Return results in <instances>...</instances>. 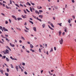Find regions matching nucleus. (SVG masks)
Returning a JSON list of instances; mask_svg holds the SVG:
<instances>
[{
	"instance_id": "6",
	"label": "nucleus",
	"mask_w": 76,
	"mask_h": 76,
	"mask_svg": "<svg viewBox=\"0 0 76 76\" xmlns=\"http://www.w3.org/2000/svg\"><path fill=\"white\" fill-rule=\"evenodd\" d=\"M58 33H59V36H60V35H61V30L59 31H58Z\"/></svg>"
},
{
	"instance_id": "5",
	"label": "nucleus",
	"mask_w": 76,
	"mask_h": 76,
	"mask_svg": "<svg viewBox=\"0 0 76 76\" xmlns=\"http://www.w3.org/2000/svg\"><path fill=\"white\" fill-rule=\"evenodd\" d=\"M10 45L12 47H15V45H12L11 43H10Z\"/></svg>"
},
{
	"instance_id": "52",
	"label": "nucleus",
	"mask_w": 76,
	"mask_h": 76,
	"mask_svg": "<svg viewBox=\"0 0 76 76\" xmlns=\"http://www.w3.org/2000/svg\"><path fill=\"white\" fill-rule=\"evenodd\" d=\"M26 11H27V12H28L29 13L30 12L29 10H28V9H26Z\"/></svg>"
},
{
	"instance_id": "61",
	"label": "nucleus",
	"mask_w": 76,
	"mask_h": 76,
	"mask_svg": "<svg viewBox=\"0 0 76 76\" xmlns=\"http://www.w3.org/2000/svg\"><path fill=\"white\" fill-rule=\"evenodd\" d=\"M42 9V7H39V8H38V9Z\"/></svg>"
},
{
	"instance_id": "29",
	"label": "nucleus",
	"mask_w": 76,
	"mask_h": 76,
	"mask_svg": "<svg viewBox=\"0 0 76 76\" xmlns=\"http://www.w3.org/2000/svg\"><path fill=\"white\" fill-rule=\"evenodd\" d=\"M16 28L17 29H18V31H21V29H20V28Z\"/></svg>"
},
{
	"instance_id": "55",
	"label": "nucleus",
	"mask_w": 76,
	"mask_h": 76,
	"mask_svg": "<svg viewBox=\"0 0 76 76\" xmlns=\"http://www.w3.org/2000/svg\"><path fill=\"white\" fill-rule=\"evenodd\" d=\"M33 17L34 18V19H36V16H33Z\"/></svg>"
},
{
	"instance_id": "41",
	"label": "nucleus",
	"mask_w": 76,
	"mask_h": 76,
	"mask_svg": "<svg viewBox=\"0 0 76 76\" xmlns=\"http://www.w3.org/2000/svg\"><path fill=\"white\" fill-rule=\"evenodd\" d=\"M24 74H25V75H28V73H27L26 71H25L24 72Z\"/></svg>"
},
{
	"instance_id": "26",
	"label": "nucleus",
	"mask_w": 76,
	"mask_h": 76,
	"mask_svg": "<svg viewBox=\"0 0 76 76\" xmlns=\"http://www.w3.org/2000/svg\"><path fill=\"white\" fill-rule=\"evenodd\" d=\"M21 39H23V40H25V38H24V37H23L22 36H21Z\"/></svg>"
},
{
	"instance_id": "15",
	"label": "nucleus",
	"mask_w": 76,
	"mask_h": 76,
	"mask_svg": "<svg viewBox=\"0 0 76 76\" xmlns=\"http://www.w3.org/2000/svg\"><path fill=\"white\" fill-rule=\"evenodd\" d=\"M35 13H36L37 14V13L38 14V15H39V12H38V11L36 10L35 11Z\"/></svg>"
},
{
	"instance_id": "46",
	"label": "nucleus",
	"mask_w": 76,
	"mask_h": 76,
	"mask_svg": "<svg viewBox=\"0 0 76 76\" xmlns=\"http://www.w3.org/2000/svg\"><path fill=\"white\" fill-rule=\"evenodd\" d=\"M1 15H3V16H5V14L3 13H1Z\"/></svg>"
},
{
	"instance_id": "19",
	"label": "nucleus",
	"mask_w": 76,
	"mask_h": 76,
	"mask_svg": "<svg viewBox=\"0 0 76 76\" xmlns=\"http://www.w3.org/2000/svg\"><path fill=\"white\" fill-rule=\"evenodd\" d=\"M30 10L31 12H32V8H31V7H30Z\"/></svg>"
},
{
	"instance_id": "10",
	"label": "nucleus",
	"mask_w": 76,
	"mask_h": 76,
	"mask_svg": "<svg viewBox=\"0 0 76 76\" xmlns=\"http://www.w3.org/2000/svg\"><path fill=\"white\" fill-rule=\"evenodd\" d=\"M48 26L49 28H50V29H51L52 30H54V29L52 28H51V27L49 25H48Z\"/></svg>"
},
{
	"instance_id": "62",
	"label": "nucleus",
	"mask_w": 76,
	"mask_h": 76,
	"mask_svg": "<svg viewBox=\"0 0 76 76\" xmlns=\"http://www.w3.org/2000/svg\"><path fill=\"white\" fill-rule=\"evenodd\" d=\"M18 66L19 68H20V69H21L22 68H21V67H20V66L19 65H18Z\"/></svg>"
},
{
	"instance_id": "14",
	"label": "nucleus",
	"mask_w": 76,
	"mask_h": 76,
	"mask_svg": "<svg viewBox=\"0 0 76 76\" xmlns=\"http://www.w3.org/2000/svg\"><path fill=\"white\" fill-rule=\"evenodd\" d=\"M15 68L17 70V72H18V66H16V67H15Z\"/></svg>"
},
{
	"instance_id": "37",
	"label": "nucleus",
	"mask_w": 76,
	"mask_h": 76,
	"mask_svg": "<svg viewBox=\"0 0 76 76\" xmlns=\"http://www.w3.org/2000/svg\"><path fill=\"white\" fill-rule=\"evenodd\" d=\"M10 4H12V0H10Z\"/></svg>"
},
{
	"instance_id": "16",
	"label": "nucleus",
	"mask_w": 76,
	"mask_h": 76,
	"mask_svg": "<svg viewBox=\"0 0 76 76\" xmlns=\"http://www.w3.org/2000/svg\"><path fill=\"white\" fill-rule=\"evenodd\" d=\"M29 21L31 23V24H32V25H33V24H34V22H33L29 20Z\"/></svg>"
},
{
	"instance_id": "24",
	"label": "nucleus",
	"mask_w": 76,
	"mask_h": 76,
	"mask_svg": "<svg viewBox=\"0 0 76 76\" xmlns=\"http://www.w3.org/2000/svg\"><path fill=\"white\" fill-rule=\"evenodd\" d=\"M22 16L23 18L24 19H25V18H26V17H25V16H23V15H22Z\"/></svg>"
},
{
	"instance_id": "27",
	"label": "nucleus",
	"mask_w": 76,
	"mask_h": 76,
	"mask_svg": "<svg viewBox=\"0 0 76 76\" xmlns=\"http://www.w3.org/2000/svg\"><path fill=\"white\" fill-rule=\"evenodd\" d=\"M15 6H17V7H19V5L18 4H15Z\"/></svg>"
},
{
	"instance_id": "39",
	"label": "nucleus",
	"mask_w": 76,
	"mask_h": 76,
	"mask_svg": "<svg viewBox=\"0 0 76 76\" xmlns=\"http://www.w3.org/2000/svg\"><path fill=\"white\" fill-rule=\"evenodd\" d=\"M24 31H25V32H28V31L26 30V29H24Z\"/></svg>"
},
{
	"instance_id": "25",
	"label": "nucleus",
	"mask_w": 76,
	"mask_h": 76,
	"mask_svg": "<svg viewBox=\"0 0 76 76\" xmlns=\"http://www.w3.org/2000/svg\"><path fill=\"white\" fill-rule=\"evenodd\" d=\"M5 75H6V76H9V74H8V73H6L5 72Z\"/></svg>"
},
{
	"instance_id": "33",
	"label": "nucleus",
	"mask_w": 76,
	"mask_h": 76,
	"mask_svg": "<svg viewBox=\"0 0 76 76\" xmlns=\"http://www.w3.org/2000/svg\"><path fill=\"white\" fill-rule=\"evenodd\" d=\"M5 7L7 8V9H9V7H7V5H6L5 6Z\"/></svg>"
},
{
	"instance_id": "56",
	"label": "nucleus",
	"mask_w": 76,
	"mask_h": 76,
	"mask_svg": "<svg viewBox=\"0 0 76 76\" xmlns=\"http://www.w3.org/2000/svg\"><path fill=\"white\" fill-rule=\"evenodd\" d=\"M30 20H33V19L31 18H30Z\"/></svg>"
},
{
	"instance_id": "63",
	"label": "nucleus",
	"mask_w": 76,
	"mask_h": 76,
	"mask_svg": "<svg viewBox=\"0 0 76 76\" xmlns=\"http://www.w3.org/2000/svg\"><path fill=\"white\" fill-rule=\"evenodd\" d=\"M6 56H3V58H6Z\"/></svg>"
},
{
	"instance_id": "57",
	"label": "nucleus",
	"mask_w": 76,
	"mask_h": 76,
	"mask_svg": "<svg viewBox=\"0 0 76 76\" xmlns=\"http://www.w3.org/2000/svg\"><path fill=\"white\" fill-rule=\"evenodd\" d=\"M64 29H64L65 30H67L68 29V28H67L66 27H65Z\"/></svg>"
},
{
	"instance_id": "17",
	"label": "nucleus",
	"mask_w": 76,
	"mask_h": 76,
	"mask_svg": "<svg viewBox=\"0 0 76 76\" xmlns=\"http://www.w3.org/2000/svg\"><path fill=\"white\" fill-rule=\"evenodd\" d=\"M50 25H51L52 27L53 28L54 27V25H53V23H50Z\"/></svg>"
},
{
	"instance_id": "23",
	"label": "nucleus",
	"mask_w": 76,
	"mask_h": 76,
	"mask_svg": "<svg viewBox=\"0 0 76 76\" xmlns=\"http://www.w3.org/2000/svg\"><path fill=\"white\" fill-rule=\"evenodd\" d=\"M53 48H51L50 51V53H51V52H53Z\"/></svg>"
},
{
	"instance_id": "50",
	"label": "nucleus",
	"mask_w": 76,
	"mask_h": 76,
	"mask_svg": "<svg viewBox=\"0 0 76 76\" xmlns=\"http://www.w3.org/2000/svg\"><path fill=\"white\" fill-rule=\"evenodd\" d=\"M9 22H10V23H11V22H12V21H11V20H10V19H9Z\"/></svg>"
},
{
	"instance_id": "7",
	"label": "nucleus",
	"mask_w": 76,
	"mask_h": 76,
	"mask_svg": "<svg viewBox=\"0 0 76 76\" xmlns=\"http://www.w3.org/2000/svg\"><path fill=\"white\" fill-rule=\"evenodd\" d=\"M30 48H34V46H33V45H32V44H30Z\"/></svg>"
},
{
	"instance_id": "60",
	"label": "nucleus",
	"mask_w": 76,
	"mask_h": 76,
	"mask_svg": "<svg viewBox=\"0 0 76 76\" xmlns=\"http://www.w3.org/2000/svg\"><path fill=\"white\" fill-rule=\"evenodd\" d=\"M3 7H5V4H3Z\"/></svg>"
},
{
	"instance_id": "12",
	"label": "nucleus",
	"mask_w": 76,
	"mask_h": 76,
	"mask_svg": "<svg viewBox=\"0 0 76 76\" xmlns=\"http://www.w3.org/2000/svg\"><path fill=\"white\" fill-rule=\"evenodd\" d=\"M17 19H18V20H22V18H17Z\"/></svg>"
},
{
	"instance_id": "44",
	"label": "nucleus",
	"mask_w": 76,
	"mask_h": 76,
	"mask_svg": "<svg viewBox=\"0 0 76 76\" xmlns=\"http://www.w3.org/2000/svg\"><path fill=\"white\" fill-rule=\"evenodd\" d=\"M10 58H11V60H13V58L12 56H10Z\"/></svg>"
},
{
	"instance_id": "48",
	"label": "nucleus",
	"mask_w": 76,
	"mask_h": 76,
	"mask_svg": "<svg viewBox=\"0 0 76 76\" xmlns=\"http://www.w3.org/2000/svg\"><path fill=\"white\" fill-rule=\"evenodd\" d=\"M5 23L6 24H7L8 23V21H5Z\"/></svg>"
},
{
	"instance_id": "11",
	"label": "nucleus",
	"mask_w": 76,
	"mask_h": 76,
	"mask_svg": "<svg viewBox=\"0 0 76 76\" xmlns=\"http://www.w3.org/2000/svg\"><path fill=\"white\" fill-rule=\"evenodd\" d=\"M39 18H40V19H42V17H43V16L42 15H39Z\"/></svg>"
},
{
	"instance_id": "49",
	"label": "nucleus",
	"mask_w": 76,
	"mask_h": 76,
	"mask_svg": "<svg viewBox=\"0 0 76 76\" xmlns=\"http://www.w3.org/2000/svg\"><path fill=\"white\" fill-rule=\"evenodd\" d=\"M64 31L65 32H66L67 33V30H64Z\"/></svg>"
},
{
	"instance_id": "20",
	"label": "nucleus",
	"mask_w": 76,
	"mask_h": 76,
	"mask_svg": "<svg viewBox=\"0 0 76 76\" xmlns=\"http://www.w3.org/2000/svg\"><path fill=\"white\" fill-rule=\"evenodd\" d=\"M30 50V51H32V52H35V50H32V48H31Z\"/></svg>"
},
{
	"instance_id": "58",
	"label": "nucleus",
	"mask_w": 76,
	"mask_h": 76,
	"mask_svg": "<svg viewBox=\"0 0 76 76\" xmlns=\"http://www.w3.org/2000/svg\"><path fill=\"white\" fill-rule=\"evenodd\" d=\"M27 43L28 44H30L31 43L29 42H27Z\"/></svg>"
},
{
	"instance_id": "8",
	"label": "nucleus",
	"mask_w": 76,
	"mask_h": 76,
	"mask_svg": "<svg viewBox=\"0 0 76 76\" xmlns=\"http://www.w3.org/2000/svg\"><path fill=\"white\" fill-rule=\"evenodd\" d=\"M6 48H7V49H8V50H9L10 51H11V49H10V48L8 46H6Z\"/></svg>"
},
{
	"instance_id": "1",
	"label": "nucleus",
	"mask_w": 76,
	"mask_h": 76,
	"mask_svg": "<svg viewBox=\"0 0 76 76\" xmlns=\"http://www.w3.org/2000/svg\"><path fill=\"white\" fill-rule=\"evenodd\" d=\"M9 51L7 49H6V50H4L3 51V53H4V54H9Z\"/></svg>"
},
{
	"instance_id": "28",
	"label": "nucleus",
	"mask_w": 76,
	"mask_h": 76,
	"mask_svg": "<svg viewBox=\"0 0 76 76\" xmlns=\"http://www.w3.org/2000/svg\"><path fill=\"white\" fill-rule=\"evenodd\" d=\"M1 37H2V38H5V37H4V36L3 35H1Z\"/></svg>"
},
{
	"instance_id": "40",
	"label": "nucleus",
	"mask_w": 76,
	"mask_h": 76,
	"mask_svg": "<svg viewBox=\"0 0 76 76\" xmlns=\"http://www.w3.org/2000/svg\"><path fill=\"white\" fill-rule=\"evenodd\" d=\"M23 11L25 13H26H26H27V12H26V10H24Z\"/></svg>"
},
{
	"instance_id": "54",
	"label": "nucleus",
	"mask_w": 76,
	"mask_h": 76,
	"mask_svg": "<svg viewBox=\"0 0 76 76\" xmlns=\"http://www.w3.org/2000/svg\"><path fill=\"white\" fill-rule=\"evenodd\" d=\"M72 18H73V19H75V17L74 16H72Z\"/></svg>"
},
{
	"instance_id": "18",
	"label": "nucleus",
	"mask_w": 76,
	"mask_h": 76,
	"mask_svg": "<svg viewBox=\"0 0 76 76\" xmlns=\"http://www.w3.org/2000/svg\"><path fill=\"white\" fill-rule=\"evenodd\" d=\"M26 5H29L30 6H31V4L29 3V2H28L26 4Z\"/></svg>"
},
{
	"instance_id": "3",
	"label": "nucleus",
	"mask_w": 76,
	"mask_h": 76,
	"mask_svg": "<svg viewBox=\"0 0 76 76\" xmlns=\"http://www.w3.org/2000/svg\"><path fill=\"white\" fill-rule=\"evenodd\" d=\"M12 17L15 20H17V18H16V16L15 15H12Z\"/></svg>"
},
{
	"instance_id": "64",
	"label": "nucleus",
	"mask_w": 76,
	"mask_h": 76,
	"mask_svg": "<svg viewBox=\"0 0 76 76\" xmlns=\"http://www.w3.org/2000/svg\"><path fill=\"white\" fill-rule=\"evenodd\" d=\"M38 20H39V21H40V22H42V20H41V19H39Z\"/></svg>"
},
{
	"instance_id": "42",
	"label": "nucleus",
	"mask_w": 76,
	"mask_h": 76,
	"mask_svg": "<svg viewBox=\"0 0 76 76\" xmlns=\"http://www.w3.org/2000/svg\"><path fill=\"white\" fill-rule=\"evenodd\" d=\"M0 43H1V44H4V43H3V42H2L0 40Z\"/></svg>"
},
{
	"instance_id": "59",
	"label": "nucleus",
	"mask_w": 76,
	"mask_h": 76,
	"mask_svg": "<svg viewBox=\"0 0 76 76\" xmlns=\"http://www.w3.org/2000/svg\"><path fill=\"white\" fill-rule=\"evenodd\" d=\"M22 65H23V66H25V63H23L22 64Z\"/></svg>"
},
{
	"instance_id": "36",
	"label": "nucleus",
	"mask_w": 76,
	"mask_h": 76,
	"mask_svg": "<svg viewBox=\"0 0 76 76\" xmlns=\"http://www.w3.org/2000/svg\"><path fill=\"white\" fill-rule=\"evenodd\" d=\"M25 28H26V30L29 31V28H27V27H26V26H25Z\"/></svg>"
},
{
	"instance_id": "51",
	"label": "nucleus",
	"mask_w": 76,
	"mask_h": 76,
	"mask_svg": "<svg viewBox=\"0 0 76 76\" xmlns=\"http://www.w3.org/2000/svg\"><path fill=\"white\" fill-rule=\"evenodd\" d=\"M54 50L55 51H56V47H54Z\"/></svg>"
},
{
	"instance_id": "13",
	"label": "nucleus",
	"mask_w": 76,
	"mask_h": 76,
	"mask_svg": "<svg viewBox=\"0 0 76 76\" xmlns=\"http://www.w3.org/2000/svg\"><path fill=\"white\" fill-rule=\"evenodd\" d=\"M42 26L43 27V28H45V24H43L42 25Z\"/></svg>"
},
{
	"instance_id": "22",
	"label": "nucleus",
	"mask_w": 76,
	"mask_h": 76,
	"mask_svg": "<svg viewBox=\"0 0 76 76\" xmlns=\"http://www.w3.org/2000/svg\"><path fill=\"white\" fill-rule=\"evenodd\" d=\"M5 38H6L5 39L7 41H8V42H9V41H10V40H9L7 38V37H5Z\"/></svg>"
},
{
	"instance_id": "38",
	"label": "nucleus",
	"mask_w": 76,
	"mask_h": 76,
	"mask_svg": "<svg viewBox=\"0 0 76 76\" xmlns=\"http://www.w3.org/2000/svg\"><path fill=\"white\" fill-rule=\"evenodd\" d=\"M39 12H40V13H42L43 12H42V10H39Z\"/></svg>"
},
{
	"instance_id": "43",
	"label": "nucleus",
	"mask_w": 76,
	"mask_h": 76,
	"mask_svg": "<svg viewBox=\"0 0 76 76\" xmlns=\"http://www.w3.org/2000/svg\"><path fill=\"white\" fill-rule=\"evenodd\" d=\"M31 4L33 5V6H34V5H35V4L32 3V2L31 3Z\"/></svg>"
},
{
	"instance_id": "30",
	"label": "nucleus",
	"mask_w": 76,
	"mask_h": 76,
	"mask_svg": "<svg viewBox=\"0 0 76 76\" xmlns=\"http://www.w3.org/2000/svg\"><path fill=\"white\" fill-rule=\"evenodd\" d=\"M7 72H9V69L8 68H7Z\"/></svg>"
},
{
	"instance_id": "34",
	"label": "nucleus",
	"mask_w": 76,
	"mask_h": 76,
	"mask_svg": "<svg viewBox=\"0 0 76 76\" xmlns=\"http://www.w3.org/2000/svg\"><path fill=\"white\" fill-rule=\"evenodd\" d=\"M22 48H23V49L24 50H25V46H22Z\"/></svg>"
},
{
	"instance_id": "32",
	"label": "nucleus",
	"mask_w": 76,
	"mask_h": 76,
	"mask_svg": "<svg viewBox=\"0 0 76 76\" xmlns=\"http://www.w3.org/2000/svg\"><path fill=\"white\" fill-rule=\"evenodd\" d=\"M11 68H12V69H13V65L12 64H11Z\"/></svg>"
},
{
	"instance_id": "4",
	"label": "nucleus",
	"mask_w": 76,
	"mask_h": 76,
	"mask_svg": "<svg viewBox=\"0 0 76 76\" xmlns=\"http://www.w3.org/2000/svg\"><path fill=\"white\" fill-rule=\"evenodd\" d=\"M3 30H4V31H8V30L6 29L5 27H3L2 28Z\"/></svg>"
},
{
	"instance_id": "31",
	"label": "nucleus",
	"mask_w": 76,
	"mask_h": 76,
	"mask_svg": "<svg viewBox=\"0 0 76 76\" xmlns=\"http://www.w3.org/2000/svg\"><path fill=\"white\" fill-rule=\"evenodd\" d=\"M68 23H70V22H71V21H70V19H69L68 20Z\"/></svg>"
},
{
	"instance_id": "21",
	"label": "nucleus",
	"mask_w": 76,
	"mask_h": 76,
	"mask_svg": "<svg viewBox=\"0 0 76 76\" xmlns=\"http://www.w3.org/2000/svg\"><path fill=\"white\" fill-rule=\"evenodd\" d=\"M6 60L7 61H9V59L8 58H6Z\"/></svg>"
},
{
	"instance_id": "53",
	"label": "nucleus",
	"mask_w": 76,
	"mask_h": 76,
	"mask_svg": "<svg viewBox=\"0 0 76 76\" xmlns=\"http://www.w3.org/2000/svg\"><path fill=\"white\" fill-rule=\"evenodd\" d=\"M26 52H27V53H29L30 52L29 51V50H26Z\"/></svg>"
},
{
	"instance_id": "2",
	"label": "nucleus",
	"mask_w": 76,
	"mask_h": 76,
	"mask_svg": "<svg viewBox=\"0 0 76 76\" xmlns=\"http://www.w3.org/2000/svg\"><path fill=\"white\" fill-rule=\"evenodd\" d=\"M59 43L60 44L62 45L63 43V40L62 39H61V40L59 41Z\"/></svg>"
},
{
	"instance_id": "9",
	"label": "nucleus",
	"mask_w": 76,
	"mask_h": 76,
	"mask_svg": "<svg viewBox=\"0 0 76 76\" xmlns=\"http://www.w3.org/2000/svg\"><path fill=\"white\" fill-rule=\"evenodd\" d=\"M33 30H34V31H35V32H37V30L36 29V27H34L33 28Z\"/></svg>"
},
{
	"instance_id": "45",
	"label": "nucleus",
	"mask_w": 76,
	"mask_h": 76,
	"mask_svg": "<svg viewBox=\"0 0 76 76\" xmlns=\"http://www.w3.org/2000/svg\"><path fill=\"white\" fill-rule=\"evenodd\" d=\"M40 45V47H42V48H44V47H43V46H42V45Z\"/></svg>"
},
{
	"instance_id": "35",
	"label": "nucleus",
	"mask_w": 76,
	"mask_h": 76,
	"mask_svg": "<svg viewBox=\"0 0 76 76\" xmlns=\"http://www.w3.org/2000/svg\"><path fill=\"white\" fill-rule=\"evenodd\" d=\"M49 74H50V75H53V74H52L51 73V72H50L49 71Z\"/></svg>"
},
{
	"instance_id": "47",
	"label": "nucleus",
	"mask_w": 76,
	"mask_h": 76,
	"mask_svg": "<svg viewBox=\"0 0 76 76\" xmlns=\"http://www.w3.org/2000/svg\"><path fill=\"white\" fill-rule=\"evenodd\" d=\"M39 51L40 53H41V48H39Z\"/></svg>"
}]
</instances>
